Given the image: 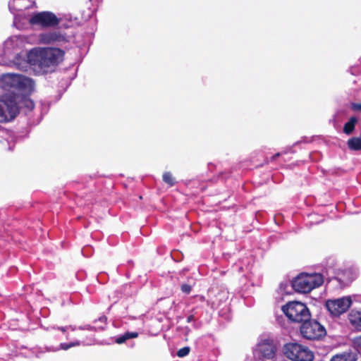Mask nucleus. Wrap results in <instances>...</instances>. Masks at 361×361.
<instances>
[{
    "instance_id": "obj_1",
    "label": "nucleus",
    "mask_w": 361,
    "mask_h": 361,
    "mask_svg": "<svg viewBox=\"0 0 361 361\" xmlns=\"http://www.w3.org/2000/svg\"><path fill=\"white\" fill-rule=\"evenodd\" d=\"M34 87L33 80L22 75L6 73L0 76V87L8 92L0 94V123L13 120L21 102L29 109L34 107L33 102L27 98Z\"/></svg>"
},
{
    "instance_id": "obj_2",
    "label": "nucleus",
    "mask_w": 361,
    "mask_h": 361,
    "mask_svg": "<svg viewBox=\"0 0 361 361\" xmlns=\"http://www.w3.org/2000/svg\"><path fill=\"white\" fill-rule=\"evenodd\" d=\"M64 51L58 48L35 47L27 54V62L39 68L42 71H47L49 68L55 66L63 60Z\"/></svg>"
},
{
    "instance_id": "obj_3",
    "label": "nucleus",
    "mask_w": 361,
    "mask_h": 361,
    "mask_svg": "<svg viewBox=\"0 0 361 361\" xmlns=\"http://www.w3.org/2000/svg\"><path fill=\"white\" fill-rule=\"evenodd\" d=\"M323 283L324 277L321 274L302 273L293 281L292 286L297 292L307 293L319 287Z\"/></svg>"
},
{
    "instance_id": "obj_4",
    "label": "nucleus",
    "mask_w": 361,
    "mask_h": 361,
    "mask_svg": "<svg viewBox=\"0 0 361 361\" xmlns=\"http://www.w3.org/2000/svg\"><path fill=\"white\" fill-rule=\"evenodd\" d=\"M283 353L292 361H313L314 353L310 348L298 343H288L283 346Z\"/></svg>"
},
{
    "instance_id": "obj_5",
    "label": "nucleus",
    "mask_w": 361,
    "mask_h": 361,
    "mask_svg": "<svg viewBox=\"0 0 361 361\" xmlns=\"http://www.w3.org/2000/svg\"><path fill=\"white\" fill-rule=\"evenodd\" d=\"M282 311L290 320L294 322H303L310 318L309 309L300 302H290L282 307Z\"/></svg>"
},
{
    "instance_id": "obj_6",
    "label": "nucleus",
    "mask_w": 361,
    "mask_h": 361,
    "mask_svg": "<svg viewBox=\"0 0 361 361\" xmlns=\"http://www.w3.org/2000/svg\"><path fill=\"white\" fill-rule=\"evenodd\" d=\"M27 23L32 25H39L43 28L55 27L59 25L60 19L51 11H41L33 13L30 18H25Z\"/></svg>"
},
{
    "instance_id": "obj_7",
    "label": "nucleus",
    "mask_w": 361,
    "mask_h": 361,
    "mask_svg": "<svg viewBox=\"0 0 361 361\" xmlns=\"http://www.w3.org/2000/svg\"><path fill=\"white\" fill-rule=\"evenodd\" d=\"M35 4V0H10L8 2V8L14 15L13 26L18 30H23L25 27V18L21 19L20 13L16 12H22L25 9L32 8Z\"/></svg>"
},
{
    "instance_id": "obj_8",
    "label": "nucleus",
    "mask_w": 361,
    "mask_h": 361,
    "mask_svg": "<svg viewBox=\"0 0 361 361\" xmlns=\"http://www.w3.org/2000/svg\"><path fill=\"white\" fill-rule=\"evenodd\" d=\"M35 42V35H15L8 37L4 42V51L5 54H17L25 48L26 44Z\"/></svg>"
},
{
    "instance_id": "obj_9",
    "label": "nucleus",
    "mask_w": 361,
    "mask_h": 361,
    "mask_svg": "<svg viewBox=\"0 0 361 361\" xmlns=\"http://www.w3.org/2000/svg\"><path fill=\"white\" fill-rule=\"evenodd\" d=\"M301 335L309 340H317L326 335L325 328L315 320L304 321L300 326Z\"/></svg>"
},
{
    "instance_id": "obj_10",
    "label": "nucleus",
    "mask_w": 361,
    "mask_h": 361,
    "mask_svg": "<svg viewBox=\"0 0 361 361\" xmlns=\"http://www.w3.org/2000/svg\"><path fill=\"white\" fill-rule=\"evenodd\" d=\"M353 300L350 296H344L326 301L325 306L333 317H339L345 313L351 306Z\"/></svg>"
},
{
    "instance_id": "obj_11",
    "label": "nucleus",
    "mask_w": 361,
    "mask_h": 361,
    "mask_svg": "<svg viewBox=\"0 0 361 361\" xmlns=\"http://www.w3.org/2000/svg\"><path fill=\"white\" fill-rule=\"evenodd\" d=\"M67 41L66 37L58 30L47 31L35 36V43L41 44H59Z\"/></svg>"
},
{
    "instance_id": "obj_12",
    "label": "nucleus",
    "mask_w": 361,
    "mask_h": 361,
    "mask_svg": "<svg viewBox=\"0 0 361 361\" xmlns=\"http://www.w3.org/2000/svg\"><path fill=\"white\" fill-rule=\"evenodd\" d=\"M348 320L354 330L361 331V309H352L348 314Z\"/></svg>"
},
{
    "instance_id": "obj_13",
    "label": "nucleus",
    "mask_w": 361,
    "mask_h": 361,
    "mask_svg": "<svg viewBox=\"0 0 361 361\" xmlns=\"http://www.w3.org/2000/svg\"><path fill=\"white\" fill-rule=\"evenodd\" d=\"M256 352L259 355L265 359H272L275 355L274 346L269 343H260L257 345Z\"/></svg>"
},
{
    "instance_id": "obj_14",
    "label": "nucleus",
    "mask_w": 361,
    "mask_h": 361,
    "mask_svg": "<svg viewBox=\"0 0 361 361\" xmlns=\"http://www.w3.org/2000/svg\"><path fill=\"white\" fill-rule=\"evenodd\" d=\"M357 355L351 351H345L334 355L331 361H356Z\"/></svg>"
},
{
    "instance_id": "obj_15",
    "label": "nucleus",
    "mask_w": 361,
    "mask_h": 361,
    "mask_svg": "<svg viewBox=\"0 0 361 361\" xmlns=\"http://www.w3.org/2000/svg\"><path fill=\"white\" fill-rule=\"evenodd\" d=\"M347 144L348 148L351 150H361V136L349 139Z\"/></svg>"
},
{
    "instance_id": "obj_16",
    "label": "nucleus",
    "mask_w": 361,
    "mask_h": 361,
    "mask_svg": "<svg viewBox=\"0 0 361 361\" xmlns=\"http://www.w3.org/2000/svg\"><path fill=\"white\" fill-rule=\"evenodd\" d=\"M137 336L138 334L137 332H126L124 334L118 336L116 338V343L118 344H121L128 339L135 338H137Z\"/></svg>"
},
{
    "instance_id": "obj_17",
    "label": "nucleus",
    "mask_w": 361,
    "mask_h": 361,
    "mask_svg": "<svg viewBox=\"0 0 361 361\" xmlns=\"http://www.w3.org/2000/svg\"><path fill=\"white\" fill-rule=\"evenodd\" d=\"M357 118L355 117H351L349 121L345 124L343 128V132L347 135H350V133H352L355 128Z\"/></svg>"
},
{
    "instance_id": "obj_18",
    "label": "nucleus",
    "mask_w": 361,
    "mask_h": 361,
    "mask_svg": "<svg viewBox=\"0 0 361 361\" xmlns=\"http://www.w3.org/2000/svg\"><path fill=\"white\" fill-rule=\"evenodd\" d=\"M163 180L170 186H173L175 184V179L170 172H166L164 173Z\"/></svg>"
},
{
    "instance_id": "obj_19",
    "label": "nucleus",
    "mask_w": 361,
    "mask_h": 361,
    "mask_svg": "<svg viewBox=\"0 0 361 361\" xmlns=\"http://www.w3.org/2000/svg\"><path fill=\"white\" fill-rule=\"evenodd\" d=\"M81 344L80 341H76L69 343H61L60 348L66 350L72 347L79 346Z\"/></svg>"
},
{
    "instance_id": "obj_20",
    "label": "nucleus",
    "mask_w": 361,
    "mask_h": 361,
    "mask_svg": "<svg viewBox=\"0 0 361 361\" xmlns=\"http://www.w3.org/2000/svg\"><path fill=\"white\" fill-rule=\"evenodd\" d=\"M352 343L355 348L357 350H361V335L353 338Z\"/></svg>"
},
{
    "instance_id": "obj_21",
    "label": "nucleus",
    "mask_w": 361,
    "mask_h": 361,
    "mask_svg": "<svg viewBox=\"0 0 361 361\" xmlns=\"http://www.w3.org/2000/svg\"><path fill=\"white\" fill-rule=\"evenodd\" d=\"M190 350V349L189 347L182 348L180 350H178V351L177 352V355L179 357H183L189 354Z\"/></svg>"
},
{
    "instance_id": "obj_22",
    "label": "nucleus",
    "mask_w": 361,
    "mask_h": 361,
    "mask_svg": "<svg viewBox=\"0 0 361 361\" xmlns=\"http://www.w3.org/2000/svg\"><path fill=\"white\" fill-rule=\"evenodd\" d=\"M192 286L189 284H182L181 290L185 293H189L191 291Z\"/></svg>"
},
{
    "instance_id": "obj_23",
    "label": "nucleus",
    "mask_w": 361,
    "mask_h": 361,
    "mask_svg": "<svg viewBox=\"0 0 361 361\" xmlns=\"http://www.w3.org/2000/svg\"><path fill=\"white\" fill-rule=\"evenodd\" d=\"M61 331L65 332L68 329H71V331H75L77 329V327L75 326H65V327H60L59 328Z\"/></svg>"
},
{
    "instance_id": "obj_24",
    "label": "nucleus",
    "mask_w": 361,
    "mask_h": 361,
    "mask_svg": "<svg viewBox=\"0 0 361 361\" xmlns=\"http://www.w3.org/2000/svg\"><path fill=\"white\" fill-rule=\"evenodd\" d=\"M353 110H360L361 111V104H353L352 106Z\"/></svg>"
},
{
    "instance_id": "obj_25",
    "label": "nucleus",
    "mask_w": 361,
    "mask_h": 361,
    "mask_svg": "<svg viewBox=\"0 0 361 361\" xmlns=\"http://www.w3.org/2000/svg\"><path fill=\"white\" fill-rule=\"evenodd\" d=\"M78 329H80V330H90V329H92V327L90 325H85V326H80Z\"/></svg>"
},
{
    "instance_id": "obj_26",
    "label": "nucleus",
    "mask_w": 361,
    "mask_h": 361,
    "mask_svg": "<svg viewBox=\"0 0 361 361\" xmlns=\"http://www.w3.org/2000/svg\"><path fill=\"white\" fill-rule=\"evenodd\" d=\"M193 319H194V316H193V315H190V316L188 317L187 321H188V322H192Z\"/></svg>"
},
{
    "instance_id": "obj_27",
    "label": "nucleus",
    "mask_w": 361,
    "mask_h": 361,
    "mask_svg": "<svg viewBox=\"0 0 361 361\" xmlns=\"http://www.w3.org/2000/svg\"><path fill=\"white\" fill-rule=\"evenodd\" d=\"M59 350V348H56V349H51V348H49L48 350L49 351H57Z\"/></svg>"
},
{
    "instance_id": "obj_28",
    "label": "nucleus",
    "mask_w": 361,
    "mask_h": 361,
    "mask_svg": "<svg viewBox=\"0 0 361 361\" xmlns=\"http://www.w3.org/2000/svg\"><path fill=\"white\" fill-rule=\"evenodd\" d=\"M279 155H280V154H279V153H277V154H276L273 157V158H274V159H275V158L278 157Z\"/></svg>"
},
{
    "instance_id": "obj_29",
    "label": "nucleus",
    "mask_w": 361,
    "mask_h": 361,
    "mask_svg": "<svg viewBox=\"0 0 361 361\" xmlns=\"http://www.w3.org/2000/svg\"><path fill=\"white\" fill-rule=\"evenodd\" d=\"M337 279H338L339 281L342 280V279H341V278H338V277L337 278Z\"/></svg>"
}]
</instances>
